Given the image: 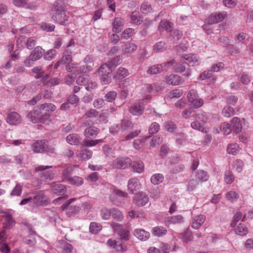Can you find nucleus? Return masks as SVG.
<instances>
[{"instance_id": "f257e3e1", "label": "nucleus", "mask_w": 253, "mask_h": 253, "mask_svg": "<svg viewBox=\"0 0 253 253\" xmlns=\"http://www.w3.org/2000/svg\"><path fill=\"white\" fill-rule=\"evenodd\" d=\"M52 18L53 20L61 25L66 26L68 24L69 16L66 14L65 7L63 5L56 4L53 8Z\"/></svg>"}, {"instance_id": "f03ea898", "label": "nucleus", "mask_w": 253, "mask_h": 253, "mask_svg": "<svg viewBox=\"0 0 253 253\" xmlns=\"http://www.w3.org/2000/svg\"><path fill=\"white\" fill-rule=\"evenodd\" d=\"M113 68L108 63H104L98 69L96 72V75L98 76L102 84H108L111 82L110 73L112 71Z\"/></svg>"}, {"instance_id": "7ed1b4c3", "label": "nucleus", "mask_w": 253, "mask_h": 253, "mask_svg": "<svg viewBox=\"0 0 253 253\" xmlns=\"http://www.w3.org/2000/svg\"><path fill=\"white\" fill-rule=\"evenodd\" d=\"M52 168V166L41 165L35 167V171L39 173L41 181H50L54 178L55 173L52 170L47 169Z\"/></svg>"}, {"instance_id": "20e7f679", "label": "nucleus", "mask_w": 253, "mask_h": 253, "mask_svg": "<svg viewBox=\"0 0 253 253\" xmlns=\"http://www.w3.org/2000/svg\"><path fill=\"white\" fill-rule=\"evenodd\" d=\"M34 194L33 197H32L31 207L32 208L46 206L49 203V200L45 195L44 191L40 190L36 191Z\"/></svg>"}, {"instance_id": "39448f33", "label": "nucleus", "mask_w": 253, "mask_h": 253, "mask_svg": "<svg viewBox=\"0 0 253 253\" xmlns=\"http://www.w3.org/2000/svg\"><path fill=\"white\" fill-rule=\"evenodd\" d=\"M27 117L33 123H45L47 121V115H43L39 105L36 109L30 111L27 115Z\"/></svg>"}, {"instance_id": "423d86ee", "label": "nucleus", "mask_w": 253, "mask_h": 253, "mask_svg": "<svg viewBox=\"0 0 253 253\" xmlns=\"http://www.w3.org/2000/svg\"><path fill=\"white\" fill-rule=\"evenodd\" d=\"M132 161L129 157H120L113 160L112 166L118 169H125L130 166Z\"/></svg>"}, {"instance_id": "0eeeda50", "label": "nucleus", "mask_w": 253, "mask_h": 253, "mask_svg": "<svg viewBox=\"0 0 253 253\" xmlns=\"http://www.w3.org/2000/svg\"><path fill=\"white\" fill-rule=\"evenodd\" d=\"M181 61L189 66L199 65L201 62L198 56L195 54H184L181 56Z\"/></svg>"}, {"instance_id": "6e6552de", "label": "nucleus", "mask_w": 253, "mask_h": 253, "mask_svg": "<svg viewBox=\"0 0 253 253\" xmlns=\"http://www.w3.org/2000/svg\"><path fill=\"white\" fill-rule=\"evenodd\" d=\"M21 117L16 112L8 113L6 119V122L10 125H17L21 122Z\"/></svg>"}, {"instance_id": "1a4fd4ad", "label": "nucleus", "mask_w": 253, "mask_h": 253, "mask_svg": "<svg viewBox=\"0 0 253 253\" xmlns=\"http://www.w3.org/2000/svg\"><path fill=\"white\" fill-rule=\"evenodd\" d=\"M39 108L42 110L43 115L47 116V121L50 118L51 114L56 109V106L52 103H44L39 105Z\"/></svg>"}, {"instance_id": "9d476101", "label": "nucleus", "mask_w": 253, "mask_h": 253, "mask_svg": "<svg viewBox=\"0 0 253 253\" xmlns=\"http://www.w3.org/2000/svg\"><path fill=\"white\" fill-rule=\"evenodd\" d=\"M226 17L227 12L226 11L214 13L209 17L208 21L211 24H215L221 22Z\"/></svg>"}, {"instance_id": "9b49d317", "label": "nucleus", "mask_w": 253, "mask_h": 253, "mask_svg": "<svg viewBox=\"0 0 253 253\" xmlns=\"http://www.w3.org/2000/svg\"><path fill=\"white\" fill-rule=\"evenodd\" d=\"M107 244L110 247L114 249L116 252L119 253H124L127 250V247L123 243L117 244V242L115 240L109 239L107 242Z\"/></svg>"}, {"instance_id": "f8f14e48", "label": "nucleus", "mask_w": 253, "mask_h": 253, "mask_svg": "<svg viewBox=\"0 0 253 253\" xmlns=\"http://www.w3.org/2000/svg\"><path fill=\"white\" fill-rule=\"evenodd\" d=\"M141 184L139 180L137 178H130L128 181V190L131 194H135V192L139 190Z\"/></svg>"}, {"instance_id": "ddd939ff", "label": "nucleus", "mask_w": 253, "mask_h": 253, "mask_svg": "<svg viewBox=\"0 0 253 253\" xmlns=\"http://www.w3.org/2000/svg\"><path fill=\"white\" fill-rule=\"evenodd\" d=\"M148 201V197L146 194L143 192H140L135 194L133 198L134 203L139 206H143L145 205Z\"/></svg>"}, {"instance_id": "4468645a", "label": "nucleus", "mask_w": 253, "mask_h": 253, "mask_svg": "<svg viewBox=\"0 0 253 253\" xmlns=\"http://www.w3.org/2000/svg\"><path fill=\"white\" fill-rule=\"evenodd\" d=\"M183 221V217L181 215L168 216L165 218L164 222L165 225L169 226L170 224H174L181 223Z\"/></svg>"}, {"instance_id": "2eb2a0df", "label": "nucleus", "mask_w": 253, "mask_h": 253, "mask_svg": "<svg viewBox=\"0 0 253 253\" xmlns=\"http://www.w3.org/2000/svg\"><path fill=\"white\" fill-rule=\"evenodd\" d=\"M133 235L142 241L147 240L150 237V233L142 229H135L133 231Z\"/></svg>"}, {"instance_id": "dca6fc26", "label": "nucleus", "mask_w": 253, "mask_h": 253, "mask_svg": "<svg viewBox=\"0 0 253 253\" xmlns=\"http://www.w3.org/2000/svg\"><path fill=\"white\" fill-rule=\"evenodd\" d=\"M206 216L203 214L196 215L193 217L191 222V227L194 229H198L204 223Z\"/></svg>"}, {"instance_id": "f3484780", "label": "nucleus", "mask_w": 253, "mask_h": 253, "mask_svg": "<svg viewBox=\"0 0 253 253\" xmlns=\"http://www.w3.org/2000/svg\"><path fill=\"white\" fill-rule=\"evenodd\" d=\"M144 109L143 105L140 102H137L130 107L129 111L133 115L140 116L143 113Z\"/></svg>"}, {"instance_id": "a211bd4d", "label": "nucleus", "mask_w": 253, "mask_h": 253, "mask_svg": "<svg viewBox=\"0 0 253 253\" xmlns=\"http://www.w3.org/2000/svg\"><path fill=\"white\" fill-rule=\"evenodd\" d=\"M167 84L172 85H177L183 83L181 77L177 75L171 74L166 78Z\"/></svg>"}, {"instance_id": "6ab92c4d", "label": "nucleus", "mask_w": 253, "mask_h": 253, "mask_svg": "<svg viewBox=\"0 0 253 253\" xmlns=\"http://www.w3.org/2000/svg\"><path fill=\"white\" fill-rule=\"evenodd\" d=\"M122 48V52L123 53L129 55L132 54L137 49V46L134 43L127 42L124 44Z\"/></svg>"}, {"instance_id": "aec40b11", "label": "nucleus", "mask_w": 253, "mask_h": 253, "mask_svg": "<svg viewBox=\"0 0 253 253\" xmlns=\"http://www.w3.org/2000/svg\"><path fill=\"white\" fill-rule=\"evenodd\" d=\"M51 187L52 192L57 195H63L67 191L66 186L60 183H53Z\"/></svg>"}, {"instance_id": "412c9836", "label": "nucleus", "mask_w": 253, "mask_h": 253, "mask_svg": "<svg viewBox=\"0 0 253 253\" xmlns=\"http://www.w3.org/2000/svg\"><path fill=\"white\" fill-rule=\"evenodd\" d=\"M231 126L232 130L236 133L241 131L242 128V123L241 120L236 117L233 118L231 121Z\"/></svg>"}, {"instance_id": "4be33fe9", "label": "nucleus", "mask_w": 253, "mask_h": 253, "mask_svg": "<svg viewBox=\"0 0 253 253\" xmlns=\"http://www.w3.org/2000/svg\"><path fill=\"white\" fill-rule=\"evenodd\" d=\"M99 132V129L94 126H90L86 127L84 134L86 138H95Z\"/></svg>"}, {"instance_id": "5701e85b", "label": "nucleus", "mask_w": 253, "mask_h": 253, "mask_svg": "<svg viewBox=\"0 0 253 253\" xmlns=\"http://www.w3.org/2000/svg\"><path fill=\"white\" fill-rule=\"evenodd\" d=\"M73 169H74L72 166L67 167L63 169L61 175V178L63 182H68L72 177V173Z\"/></svg>"}, {"instance_id": "b1692460", "label": "nucleus", "mask_w": 253, "mask_h": 253, "mask_svg": "<svg viewBox=\"0 0 253 253\" xmlns=\"http://www.w3.org/2000/svg\"><path fill=\"white\" fill-rule=\"evenodd\" d=\"M124 23L123 19L120 17L115 18L114 22L112 23L113 29L112 30L114 32L119 33L122 29Z\"/></svg>"}, {"instance_id": "393cba45", "label": "nucleus", "mask_w": 253, "mask_h": 253, "mask_svg": "<svg viewBox=\"0 0 253 253\" xmlns=\"http://www.w3.org/2000/svg\"><path fill=\"white\" fill-rule=\"evenodd\" d=\"M173 29V24L167 20H162L159 23L158 29L159 30H165L167 32H171Z\"/></svg>"}, {"instance_id": "a878e982", "label": "nucleus", "mask_w": 253, "mask_h": 253, "mask_svg": "<svg viewBox=\"0 0 253 253\" xmlns=\"http://www.w3.org/2000/svg\"><path fill=\"white\" fill-rule=\"evenodd\" d=\"M111 216L117 221L121 222L123 220L124 216L122 212L117 208H112Z\"/></svg>"}, {"instance_id": "bb28decb", "label": "nucleus", "mask_w": 253, "mask_h": 253, "mask_svg": "<svg viewBox=\"0 0 253 253\" xmlns=\"http://www.w3.org/2000/svg\"><path fill=\"white\" fill-rule=\"evenodd\" d=\"M47 141L39 140L33 144V150L36 153H43Z\"/></svg>"}, {"instance_id": "cd10ccee", "label": "nucleus", "mask_w": 253, "mask_h": 253, "mask_svg": "<svg viewBox=\"0 0 253 253\" xmlns=\"http://www.w3.org/2000/svg\"><path fill=\"white\" fill-rule=\"evenodd\" d=\"M131 164V169L133 172L141 173L144 171V165L142 161H134Z\"/></svg>"}, {"instance_id": "c85d7f7f", "label": "nucleus", "mask_w": 253, "mask_h": 253, "mask_svg": "<svg viewBox=\"0 0 253 253\" xmlns=\"http://www.w3.org/2000/svg\"><path fill=\"white\" fill-rule=\"evenodd\" d=\"M44 50L40 46H37L32 51L30 55L35 61L39 60L43 55Z\"/></svg>"}, {"instance_id": "c756f323", "label": "nucleus", "mask_w": 253, "mask_h": 253, "mask_svg": "<svg viewBox=\"0 0 253 253\" xmlns=\"http://www.w3.org/2000/svg\"><path fill=\"white\" fill-rule=\"evenodd\" d=\"M79 155L80 157L84 160L90 159L92 155V152L86 148L85 147H82L80 151Z\"/></svg>"}, {"instance_id": "7c9ffc66", "label": "nucleus", "mask_w": 253, "mask_h": 253, "mask_svg": "<svg viewBox=\"0 0 253 253\" xmlns=\"http://www.w3.org/2000/svg\"><path fill=\"white\" fill-rule=\"evenodd\" d=\"M130 18L131 23L137 25H139L142 21V17L137 11H133L130 15Z\"/></svg>"}, {"instance_id": "2f4dec72", "label": "nucleus", "mask_w": 253, "mask_h": 253, "mask_svg": "<svg viewBox=\"0 0 253 253\" xmlns=\"http://www.w3.org/2000/svg\"><path fill=\"white\" fill-rule=\"evenodd\" d=\"M167 233V230L164 227L158 226L152 229V234L157 237H162Z\"/></svg>"}, {"instance_id": "473e14b6", "label": "nucleus", "mask_w": 253, "mask_h": 253, "mask_svg": "<svg viewBox=\"0 0 253 253\" xmlns=\"http://www.w3.org/2000/svg\"><path fill=\"white\" fill-rule=\"evenodd\" d=\"M66 141L71 145H77L81 141L80 137L77 134H70L66 138Z\"/></svg>"}, {"instance_id": "72a5a7b5", "label": "nucleus", "mask_w": 253, "mask_h": 253, "mask_svg": "<svg viewBox=\"0 0 253 253\" xmlns=\"http://www.w3.org/2000/svg\"><path fill=\"white\" fill-rule=\"evenodd\" d=\"M163 71V69L162 67V65L160 64H156L153 66H150L148 70L147 71V73L149 75H155L157 74H159L162 72Z\"/></svg>"}, {"instance_id": "f704fd0d", "label": "nucleus", "mask_w": 253, "mask_h": 253, "mask_svg": "<svg viewBox=\"0 0 253 253\" xmlns=\"http://www.w3.org/2000/svg\"><path fill=\"white\" fill-rule=\"evenodd\" d=\"M140 11L144 14H148L153 12V7L148 1L143 2L140 6Z\"/></svg>"}, {"instance_id": "c9c22d12", "label": "nucleus", "mask_w": 253, "mask_h": 253, "mask_svg": "<svg viewBox=\"0 0 253 253\" xmlns=\"http://www.w3.org/2000/svg\"><path fill=\"white\" fill-rule=\"evenodd\" d=\"M196 178L201 182L207 181L209 178L208 173L203 170H199L196 175Z\"/></svg>"}, {"instance_id": "e433bc0d", "label": "nucleus", "mask_w": 253, "mask_h": 253, "mask_svg": "<svg viewBox=\"0 0 253 253\" xmlns=\"http://www.w3.org/2000/svg\"><path fill=\"white\" fill-rule=\"evenodd\" d=\"M235 232L236 234L240 236H245L248 233V230L245 225L243 223H240L235 229Z\"/></svg>"}, {"instance_id": "4c0bfd02", "label": "nucleus", "mask_w": 253, "mask_h": 253, "mask_svg": "<svg viewBox=\"0 0 253 253\" xmlns=\"http://www.w3.org/2000/svg\"><path fill=\"white\" fill-rule=\"evenodd\" d=\"M102 228V226L99 223L92 222L89 225V232L92 234H97Z\"/></svg>"}, {"instance_id": "58836bf2", "label": "nucleus", "mask_w": 253, "mask_h": 253, "mask_svg": "<svg viewBox=\"0 0 253 253\" xmlns=\"http://www.w3.org/2000/svg\"><path fill=\"white\" fill-rule=\"evenodd\" d=\"M235 111L233 108L230 106L224 107L222 110V115L226 118H230L234 115Z\"/></svg>"}, {"instance_id": "ea45409f", "label": "nucleus", "mask_w": 253, "mask_h": 253, "mask_svg": "<svg viewBox=\"0 0 253 253\" xmlns=\"http://www.w3.org/2000/svg\"><path fill=\"white\" fill-rule=\"evenodd\" d=\"M112 209L103 208L100 211V215L103 220H109L110 218Z\"/></svg>"}, {"instance_id": "a19ab883", "label": "nucleus", "mask_w": 253, "mask_h": 253, "mask_svg": "<svg viewBox=\"0 0 253 253\" xmlns=\"http://www.w3.org/2000/svg\"><path fill=\"white\" fill-rule=\"evenodd\" d=\"M196 120L205 125L208 121V117L205 113L199 112L195 115Z\"/></svg>"}, {"instance_id": "79ce46f5", "label": "nucleus", "mask_w": 253, "mask_h": 253, "mask_svg": "<svg viewBox=\"0 0 253 253\" xmlns=\"http://www.w3.org/2000/svg\"><path fill=\"white\" fill-rule=\"evenodd\" d=\"M32 72L35 74V78L36 79L42 78L44 75V70L41 66H36L32 69Z\"/></svg>"}, {"instance_id": "37998d69", "label": "nucleus", "mask_w": 253, "mask_h": 253, "mask_svg": "<svg viewBox=\"0 0 253 253\" xmlns=\"http://www.w3.org/2000/svg\"><path fill=\"white\" fill-rule=\"evenodd\" d=\"M84 182L83 179L78 176H74L71 177L68 183L72 185H75L76 186H81Z\"/></svg>"}, {"instance_id": "c03bdc74", "label": "nucleus", "mask_w": 253, "mask_h": 253, "mask_svg": "<svg viewBox=\"0 0 253 253\" xmlns=\"http://www.w3.org/2000/svg\"><path fill=\"white\" fill-rule=\"evenodd\" d=\"M164 180V176L162 174L157 173L153 175L151 178V182L157 185L163 182Z\"/></svg>"}, {"instance_id": "a18cd8bd", "label": "nucleus", "mask_w": 253, "mask_h": 253, "mask_svg": "<svg viewBox=\"0 0 253 253\" xmlns=\"http://www.w3.org/2000/svg\"><path fill=\"white\" fill-rule=\"evenodd\" d=\"M117 96V93L115 91H110L105 95L104 100L109 102H113L116 99Z\"/></svg>"}, {"instance_id": "49530a36", "label": "nucleus", "mask_w": 253, "mask_h": 253, "mask_svg": "<svg viewBox=\"0 0 253 253\" xmlns=\"http://www.w3.org/2000/svg\"><path fill=\"white\" fill-rule=\"evenodd\" d=\"M128 75V70L123 67H120L118 69L117 74L116 75V78L118 79H122L126 77Z\"/></svg>"}, {"instance_id": "de8ad7c7", "label": "nucleus", "mask_w": 253, "mask_h": 253, "mask_svg": "<svg viewBox=\"0 0 253 253\" xmlns=\"http://www.w3.org/2000/svg\"><path fill=\"white\" fill-rule=\"evenodd\" d=\"M166 48V43L163 42H159L153 46V50L156 52L164 51Z\"/></svg>"}, {"instance_id": "09e8293b", "label": "nucleus", "mask_w": 253, "mask_h": 253, "mask_svg": "<svg viewBox=\"0 0 253 253\" xmlns=\"http://www.w3.org/2000/svg\"><path fill=\"white\" fill-rule=\"evenodd\" d=\"M121 127L125 130L131 129L133 127V124L130 120L124 119L121 121Z\"/></svg>"}, {"instance_id": "8fccbe9b", "label": "nucleus", "mask_w": 253, "mask_h": 253, "mask_svg": "<svg viewBox=\"0 0 253 253\" xmlns=\"http://www.w3.org/2000/svg\"><path fill=\"white\" fill-rule=\"evenodd\" d=\"M191 126L195 129H197L203 132H206L204 125L198 121L197 120L191 124Z\"/></svg>"}, {"instance_id": "3c124183", "label": "nucleus", "mask_w": 253, "mask_h": 253, "mask_svg": "<svg viewBox=\"0 0 253 253\" xmlns=\"http://www.w3.org/2000/svg\"><path fill=\"white\" fill-rule=\"evenodd\" d=\"M5 227L6 228L10 229L12 228L15 224V221L13 219L12 215L7 214L5 216Z\"/></svg>"}, {"instance_id": "603ef678", "label": "nucleus", "mask_w": 253, "mask_h": 253, "mask_svg": "<svg viewBox=\"0 0 253 253\" xmlns=\"http://www.w3.org/2000/svg\"><path fill=\"white\" fill-rule=\"evenodd\" d=\"M103 142L102 139H96V140H89L85 139L84 140V147H92L95 146L99 143Z\"/></svg>"}, {"instance_id": "864d4df0", "label": "nucleus", "mask_w": 253, "mask_h": 253, "mask_svg": "<svg viewBox=\"0 0 253 253\" xmlns=\"http://www.w3.org/2000/svg\"><path fill=\"white\" fill-rule=\"evenodd\" d=\"M233 169L236 170L238 172H241L244 167V163L241 160H236L233 163Z\"/></svg>"}, {"instance_id": "5fc2aeb1", "label": "nucleus", "mask_w": 253, "mask_h": 253, "mask_svg": "<svg viewBox=\"0 0 253 253\" xmlns=\"http://www.w3.org/2000/svg\"><path fill=\"white\" fill-rule=\"evenodd\" d=\"M118 235L121 239L126 241L129 240L130 233L129 231L126 229H123L120 232H118Z\"/></svg>"}, {"instance_id": "6e6d98bb", "label": "nucleus", "mask_w": 253, "mask_h": 253, "mask_svg": "<svg viewBox=\"0 0 253 253\" xmlns=\"http://www.w3.org/2000/svg\"><path fill=\"white\" fill-rule=\"evenodd\" d=\"M234 177L232 172L229 170H226L224 173V180L227 184H231L234 181Z\"/></svg>"}, {"instance_id": "4d7b16f0", "label": "nucleus", "mask_w": 253, "mask_h": 253, "mask_svg": "<svg viewBox=\"0 0 253 253\" xmlns=\"http://www.w3.org/2000/svg\"><path fill=\"white\" fill-rule=\"evenodd\" d=\"M160 129V125L157 122L152 123L148 129L149 133L153 134L157 133Z\"/></svg>"}, {"instance_id": "13d9d810", "label": "nucleus", "mask_w": 253, "mask_h": 253, "mask_svg": "<svg viewBox=\"0 0 253 253\" xmlns=\"http://www.w3.org/2000/svg\"><path fill=\"white\" fill-rule=\"evenodd\" d=\"M221 129L225 135H228L231 133L232 130L231 125L229 123H224L221 126Z\"/></svg>"}, {"instance_id": "bf43d9fd", "label": "nucleus", "mask_w": 253, "mask_h": 253, "mask_svg": "<svg viewBox=\"0 0 253 253\" xmlns=\"http://www.w3.org/2000/svg\"><path fill=\"white\" fill-rule=\"evenodd\" d=\"M165 128L167 131L173 132L176 129L177 126L174 122H168L165 124Z\"/></svg>"}, {"instance_id": "052dcab7", "label": "nucleus", "mask_w": 253, "mask_h": 253, "mask_svg": "<svg viewBox=\"0 0 253 253\" xmlns=\"http://www.w3.org/2000/svg\"><path fill=\"white\" fill-rule=\"evenodd\" d=\"M56 54V51L55 49H51L48 50L44 55L43 58L46 60H52Z\"/></svg>"}, {"instance_id": "680f3d73", "label": "nucleus", "mask_w": 253, "mask_h": 253, "mask_svg": "<svg viewBox=\"0 0 253 253\" xmlns=\"http://www.w3.org/2000/svg\"><path fill=\"white\" fill-rule=\"evenodd\" d=\"M226 198L231 201H236L239 197V194L234 190H231L228 192L226 195Z\"/></svg>"}, {"instance_id": "e2e57ef3", "label": "nucleus", "mask_w": 253, "mask_h": 253, "mask_svg": "<svg viewBox=\"0 0 253 253\" xmlns=\"http://www.w3.org/2000/svg\"><path fill=\"white\" fill-rule=\"evenodd\" d=\"M22 187L19 184H17L10 193L11 196H19L21 194Z\"/></svg>"}, {"instance_id": "0e129e2a", "label": "nucleus", "mask_w": 253, "mask_h": 253, "mask_svg": "<svg viewBox=\"0 0 253 253\" xmlns=\"http://www.w3.org/2000/svg\"><path fill=\"white\" fill-rule=\"evenodd\" d=\"M134 33V30L132 28L125 29L122 34V38L125 39H128L132 36Z\"/></svg>"}, {"instance_id": "69168bd1", "label": "nucleus", "mask_w": 253, "mask_h": 253, "mask_svg": "<svg viewBox=\"0 0 253 253\" xmlns=\"http://www.w3.org/2000/svg\"><path fill=\"white\" fill-rule=\"evenodd\" d=\"M99 112L95 109H90L87 111L84 116L88 118H96L98 116Z\"/></svg>"}, {"instance_id": "338daca9", "label": "nucleus", "mask_w": 253, "mask_h": 253, "mask_svg": "<svg viewBox=\"0 0 253 253\" xmlns=\"http://www.w3.org/2000/svg\"><path fill=\"white\" fill-rule=\"evenodd\" d=\"M183 91L181 89H175L170 91L169 94V97L170 98H179L182 95Z\"/></svg>"}, {"instance_id": "774afa93", "label": "nucleus", "mask_w": 253, "mask_h": 253, "mask_svg": "<svg viewBox=\"0 0 253 253\" xmlns=\"http://www.w3.org/2000/svg\"><path fill=\"white\" fill-rule=\"evenodd\" d=\"M239 146L237 144H229L227 148L228 153L230 154L235 155L238 151Z\"/></svg>"}]
</instances>
